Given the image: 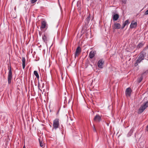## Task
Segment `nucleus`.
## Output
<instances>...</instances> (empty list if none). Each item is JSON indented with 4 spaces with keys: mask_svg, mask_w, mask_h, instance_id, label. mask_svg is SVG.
<instances>
[{
    "mask_svg": "<svg viewBox=\"0 0 148 148\" xmlns=\"http://www.w3.org/2000/svg\"><path fill=\"white\" fill-rule=\"evenodd\" d=\"M42 39L45 42H47V37L45 35H44L42 36Z\"/></svg>",
    "mask_w": 148,
    "mask_h": 148,
    "instance_id": "17",
    "label": "nucleus"
},
{
    "mask_svg": "<svg viewBox=\"0 0 148 148\" xmlns=\"http://www.w3.org/2000/svg\"><path fill=\"white\" fill-rule=\"evenodd\" d=\"M140 62H139L138 60H137L136 62L134 64V66H138V64H139L140 63Z\"/></svg>",
    "mask_w": 148,
    "mask_h": 148,
    "instance_id": "20",
    "label": "nucleus"
},
{
    "mask_svg": "<svg viewBox=\"0 0 148 148\" xmlns=\"http://www.w3.org/2000/svg\"><path fill=\"white\" fill-rule=\"evenodd\" d=\"M59 125V119H56L53 121V127L55 129H56L58 127Z\"/></svg>",
    "mask_w": 148,
    "mask_h": 148,
    "instance_id": "4",
    "label": "nucleus"
},
{
    "mask_svg": "<svg viewBox=\"0 0 148 148\" xmlns=\"http://www.w3.org/2000/svg\"><path fill=\"white\" fill-rule=\"evenodd\" d=\"M145 48H146V49H148V45Z\"/></svg>",
    "mask_w": 148,
    "mask_h": 148,
    "instance_id": "32",
    "label": "nucleus"
},
{
    "mask_svg": "<svg viewBox=\"0 0 148 148\" xmlns=\"http://www.w3.org/2000/svg\"><path fill=\"white\" fill-rule=\"evenodd\" d=\"M90 15H89V16H88L87 17V18L86 19V21L88 23H89V22L90 20Z\"/></svg>",
    "mask_w": 148,
    "mask_h": 148,
    "instance_id": "21",
    "label": "nucleus"
},
{
    "mask_svg": "<svg viewBox=\"0 0 148 148\" xmlns=\"http://www.w3.org/2000/svg\"><path fill=\"white\" fill-rule=\"evenodd\" d=\"M127 0H121V1L122 3L125 4L126 3Z\"/></svg>",
    "mask_w": 148,
    "mask_h": 148,
    "instance_id": "26",
    "label": "nucleus"
},
{
    "mask_svg": "<svg viewBox=\"0 0 148 148\" xmlns=\"http://www.w3.org/2000/svg\"><path fill=\"white\" fill-rule=\"evenodd\" d=\"M147 73H148V69L147 70Z\"/></svg>",
    "mask_w": 148,
    "mask_h": 148,
    "instance_id": "35",
    "label": "nucleus"
},
{
    "mask_svg": "<svg viewBox=\"0 0 148 148\" xmlns=\"http://www.w3.org/2000/svg\"><path fill=\"white\" fill-rule=\"evenodd\" d=\"M46 22L45 21H42L41 22V25L40 27V28L44 29L45 28L46 26Z\"/></svg>",
    "mask_w": 148,
    "mask_h": 148,
    "instance_id": "12",
    "label": "nucleus"
},
{
    "mask_svg": "<svg viewBox=\"0 0 148 148\" xmlns=\"http://www.w3.org/2000/svg\"><path fill=\"white\" fill-rule=\"evenodd\" d=\"M23 148H26L25 146V145L23 146Z\"/></svg>",
    "mask_w": 148,
    "mask_h": 148,
    "instance_id": "33",
    "label": "nucleus"
},
{
    "mask_svg": "<svg viewBox=\"0 0 148 148\" xmlns=\"http://www.w3.org/2000/svg\"><path fill=\"white\" fill-rule=\"evenodd\" d=\"M81 51V48L79 46L76 49V51L75 54V57L78 56Z\"/></svg>",
    "mask_w": 148,
    "mask_h": 148,
    "instance_id": "7",
    "label": "nucleus"
},
{
    "mask_svg": "<svg viewBox=\"0 0 148 148\" xmlns=\"http://www.w3.org/2000/svg\"><path fill=\"white\" fill-rule=\"evenodd\" d=\"M94 120L96 121L99 122L101 121V119L99 115H97L94 117Z\"/></svg>",
    "mask_w": 148,
    "mask_h": 148,
    "instance_id": "10",
    "label": "nucleus"
},
{
    "mask_svg": "<svg viewBox=\"0 0 148 148\" xmlns=\"http://www.w3.org/2000/svg\"><path fill=\"white\" fill-rule=\"evenodd\" d=\"M146 131L147 132H148V125H147L146 127Z\"/></svg>",
    "mask_w": 148,
    "mask_h": 148,
    "instance_id": "31",
    "label": "nucleus"
},
{
    "mask_svg": "<svg viewBox=\"0 0 148 148\" xmlns=\"http://www.w3.org/2000/svg\"><path fill=\"white\" fill-rule=\"evenodd\" d=\"M134 131V128H132L130 130V131L128 132L127 134V136H130L132 134Z\"/></svg>",
    "mask_w": 148,
    "mask_h": 148,
    "instance_id": "15",
    "label": "nucleus"
},
{
    "mask_svg": "<svg viewBox=\"0 0 148 148\" xmlns=\"http://www.w3.org/2000/svg\"><path fill=\"white\" fill-rule=\"evenodd\" d=\"M37 0H31V3H34Z\"/></svg>",
    "mask_w": 148,
    "mask_h": 148,
    "instance_id": "27",
    "label": "nucleus"
},
{
    "mask_svg": "<svg viewBox=\"0 0 148 148\" xmlns=\"http://www.w3.org/2000/svg\"><path fill=\"white\" fill-rule=\"evenodd\" d=\"M58 26V25H57V27Z\"/></svg>",
    "mask_w": 148,
    "mask_h": 148,
    "instance_id": "36",
    "label": "nucleus"
},
{
    "mask_svg": "<svg viewBox=\"0 0 148 148\" xmlns=\"http://www.w3.org/2000/svg\"><path fill=\"white\" fill-rule=\"evenodd\" d=\"M144 45V44L140 42L139 43L137 47L138 48H140L142 47Z\"/></svg>",
    "mask_w": 148,
    "mask_h": 148,
    "instance_id": "19",
    "label": "nucleus"
},
{
    "mask_svg": "<svg viewBox=\"0 0 148 148\" xmlns=\"http://www.w3.org/2000/svg\"><path fill=\"white\" fill-rule=\"evenodd\" d=\"M104 63V61L103 59H100L99 60L98 62V67L100 68H102L103 66Z\"/></svg>",
    "mask_w": 148,
    "mask_h": 148,
    "instance_id": "5",
    "label": "nucleus"
},
{
    "mask_svg": "<svg viewBox=\"0 0 148 148\" xmlns=\"http://www.w3.org/2000/svg\"><path fill=\"white\" fill-rule=\"evenodd\" d=\"M126 25H125V24L124 23H123V27L122 28V29H123L124 28V27H125L126 26Z\"/></svg>",
    "mask_w": 148,
    "mask_h": 148,
    "instance_id": "29",
    "label": "nucleus"
},
{
    "mask_svg": "<svg viewBox=\"0 0 148 148\" xmlns=\"http://www.w3.org/2000/svg\"><path fill=\"white\" fill-rule=\"evenodd\" d=\"M9 70L8 75V83L9 84H10L11 82V79L12 78V73L11 70V67H10V68H8Z\"/></svg>",
    "mask_w": 148,
    "mask_h": 148,
    "instance_id": "2",
    "label": "nucleus"
},
{
    "mask_svg": "<svg viewBox=\"0 0 148 148\" xmlns=\"http://www.w3.org/2000/svg\"><path fill=\"white\" fill-rule=\"evenodd\" d=\"M114 29H119L121 27V25L119 23H115L114 25L112 26Z\"/></svg>",
    "mask_w": 148,
    "mask_h": 148,
    "instance_id": "8",
    "label": "nucleus"
},
{
    "mask_svg": "<svg viewBox=\"0 0 148 148\" xmlns=\"http://www.w3.org/2000/svg\"><path fill=\"white\" fill-rule=\"evenodd\" d=\"M139 66L138 67H137V70H138V69H139Z\"/></svg>",
    "mask_w": 148,
    "mask_h": 148,
    "instance_id": "34",
    "label": "nucleus"
},
{
    "mask_svg": "<svg viewBox=\"0 0 148 148\" xmlns=\"http://www.w3.org/2000/svg\"><path fill=\"white\" fill-rule=\"evenodd\" d=\"M148 107V100L141 106L138 110V114L142 113Z\"/></svg>",
    "mask_w": 148,
    "mask_h": 148,
    "instance_id": "1",
    "label": "nucleus"
},
{
    "mask_svg": "<svg viewBox=\"0 0 148 148\" xmlns=\"http://www.w3.org/2000/svg\"><path fill=\"white\" fill-rule=\"evenodd\" d=\"M39 142L40 146L41 147H42L43 146V145L42 141L41 142L40 141H39Z\"/></svg>",
    "mask_w": 148,
    "mask_h": 148,
    "instance_id": "25",
    "label": "nucleus"
},
{
    "mask_svg": "<svg viewBox=\"0 0 148 148\" xmlns=\"http://www.w3.org/2000/svg\"><path fill=\"white\" fill-rule=\"evenodd\" d=\"M137 25V23L136 22H132L130 25V28H133L136 27Z\"/></svg>",
    "mask_w": 148,
    "mask_h": 148,
    "instance_id": "11",
    "label": "nucleus"
},
{
    "mask_svg": "<svg viewBox=\"0 0 148 148\" xmlns=\"http://www.w3.org/2000/svg\"><path fill=\"white\" fill-rule=\"evenodd\" d=\"M146 50V48H144L143 50L141 52L139 55L143 58L144 59L145 57H147L148 58V53L146 52L145 51Z\"/></svg>",
    "mask_w": 148,
    "mask_h": 148,
    "instance_id": "3",
    "label": "nucleus"
},
{
    "mask_svg": "<svg viewBox=\"0 0 148 148\" xmlns=\"http://www.w3.org/2000/svg\"><path fill=\"white\" fill-rule=\"evenodd\" d=\"M96 53L95 51H91L89 53V56L90 58H93L95 56Z\"/></svg>",
    "mask_w": 148,
    "mask_h": 148,
    "instance_id": "9",
    "label": "nucleus"
},
{
    "mask_svg": "<svg viewBox=\"0 0 148 148\" xmlns=\"http://www.w3.org/2000/svg\"><path fill=\"white\" fill-rule=\"evenodd\" d=\"M93 130L94 131H95V132H96V130L95 128V127L94 126H94H93Z\"/></svg>",
    "mask_w": 148,
    "mask_h": 148,
    "instance_id": "30",
    "label": "nucleus"
},
{
    "mask_svg": "<svg viewBox=\"0 0 148 148\" xmlns=\"http://www.w3.org/2000/svg\"><path fill=\"white\" fill-rule=\"evenodd\" d=\"M143 78V77L142 76H141L138 79V82L139 83L140 82H141Z\"/></svg>",
    "mask_w": 148,
    "mask_h": 148,
    "instance_id": "22",
    "label": "nucleus"
},
{
    "mask_svg": "<svg viewBox=\"0 0 148 148\" xmlns=\"http://www.w3.org/2000/svg\"><path fill=\"white\" fill-rule=\"evenodd\" d=\"M34 75L36 76V77L38 78L39 77V75L38 74V72L36 71H34Z\"/></svg>",
    "mask_w": 148,
    "mask_h": 148,
    "instance_id": "18",
    "label": "nucleus"
},
{
    "mask_svg": "<svg viewBox=\"0 0 148 148\" xmlns=\"http://www.w3.org/2000/svg\"><path fill=\"white\" fill-rule=\"evenodd\" d=\"M126 25L128 24L129 23V21L128 20H126L124 23Z\"/></svg>",
    "mask_w": 148,
    "mask_h": 148,
    "instance_id": "23",
    "label": "nucleus"
},
{
    "mask_svg": "<svg viewBox=\"0 0 148 148\" xmlns=\"http://www.w3.org/2000/svg\"><path fill=\"white\" fill-rule=\"evenodd\" d=\"M23 68L24 69L25 66L26 60L25 58L23 57L22 59Z\"/></svg>",
    "mask_w": 148,
    "mask_h": 148,
    "instance_id": "13",
    "label": "nucleus"
},
{
    "mask_svg": "<svg viewBox=\"0 0 148 148\" xmlns=\"http://www.w3.org/2000/svg\"><path fill=\"white\" fill-rule=\"evenodd\" d=\"M148 73H147V70L144 72H143L142 74V75H143L144 74H147Z\"/></svg>",
    "mask_w": 148,
    "mask_h": 148,
    "instance_id": "28",
    "label": "nucleus"
},
{
    "mask_svg": "<svg viewBox=\"0 0 148 148\" xmlns=\"http://www.w3.org/2000/svg\"><path fill=\"white\" fill-rule=\"evenodd\" d=\"M144 59V58H142L139 55L137 59V60H138V61L140 62H142L143 60Z\"/></svg>",
    "mask_w": 148,
    "mask_h": 148,
    "instance_id": "16",
    "label": "nucleus"
},
{
    "mask_svg": "<svg viewBox=\"0 0 148 148\" xmlns=\"http://www.w3.org/2000/svg\"><path fill=\"white\" fill-rule=\"evenodd\" d=\"M119 18V15L117 14H114L113 17V19L114 21H116L118 20Z\"/></svg>",
    "mask_w": 148,
    "mask_h": 148,
    "instance_id": "14",
    "label": "nucleus"
},
{
    "mask_svg": "<svg viewBox=\"0 0 148 148\" xmlns=\"http://www.w3.org/2000/svg\"><path fill=\"white\" fill-rule=\"evenodd\" d=\"M132 90L130 88H128L126 89L125 94L127 97H130L131 93Z\"/></svg>",
    "mask_w": 148,
    "mask_h": 148,
    "instance_id": "6",
    "label": "nucleus"
},
{
    "mask_svg": "<svg viewBox=\"0 0 148 148\" xmlns=\"http://www.w3.org/2000/svg\"><path fill=\"white\" fill-rule=\"evenodd\" d=\"M148 15V9L147 10L144 14V15Z\"/></svg>",
    "mask_w": 148,
    "mask_h": 148,
    "instance_id": "24",
    "label": "nucleus"
}]
</instances>
